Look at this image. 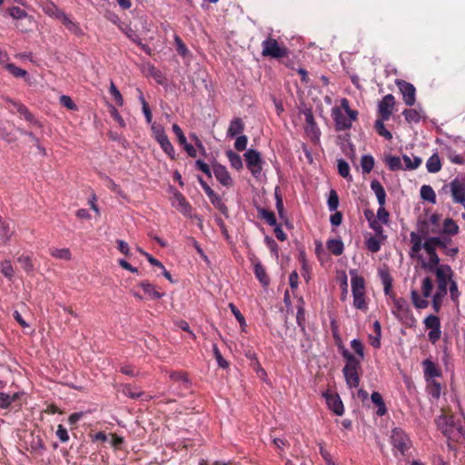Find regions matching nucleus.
Returning <instances> with one entry per match:
<instances>
[{
	"instance_id": "338daca9",
	"label": "nucleus",
	"mask_w": 465,
	"mask_h": 465,
	"mask_svg": "<svg viewBox=\"0 0 465 465\" xmlns=\"http://www.w3.org/2000/svg\"><path fill=\"white\" fill-rule=\"evenodd\" d=\"M389 212L385 209L384 205H380L377 211V219L382 224H387L389 223Z\"/></svg>"
},
{
	"instance_id": "69168bd1",
	"label": "nucleus",
	"mask_w": 465,
	"mask_h": 465,
	"mask_svg": "<svg viewBox=\"0 0 465 465\" xmlns=\"http://www.w3.org/2000/svg\"><path fill=\"white\" fill-rule=\"evenodd\" d=\"M9 15L15 19H22L26 17L27 14L25 10L18 6H13L8 9Z\"/></svg>"
},
{
	"instance_id": "473e14b6",
	"label": "nucleus",
	"mask_w": 465,
	"mask_h": 465,
	"mask_svg": "<svg viewBox=\"0 0 465 465\" xmlns=\"http://www.w3.org/2000/svg\"><path fill=\"white\" fill-rule=\"evenodd\" d=\"M43 11L49 16L59 19L64 12L60 10L54 3L46 2L43 5Z\"/></svg>"
},
{
	"instance_id": "423d86ee",
	"label": "nucleus",
	"mask_w": 465,
	"mask_h": 465,
	"mask_svg": "<svg viewBox=\"0 0 465 465\" xmlns=\"http://www.w3.org/2000/svg\"><path fill=\"white\" fill-rule=\"evenodd\" d=\"M152 132L154 139L160 144L163 151L171 158L175 159V150L165 134L163 127L160 124H152Z\"/></svg>"
},
{
	"instance_id": "49530a36",
	"label": "nucleus",
	"mask_w": 465,
	"mask_h": 465,
	"mask_svg": "<svg viewBox=\"0 0 465 465\" xmlns=\"http://www.w3.org/2000/svg\"><path fill=\"white\" fill-rule=\"evenodd\" d=\"M428 393L434 399H439L441 392V386L436 381H428L427 385Z\"/></svg>"
},
{
	"instance_id": "a18cd8bd",
	"label": "nucleus",
	"mask_w": 465,
	"mask_h": 465,
	"mask_svg": "<svg viewBox=\"0 0 465 465\" xmlns=\"http://www.w3.org/2000/svg\"><path fill=\"white\" fill-rule=\"evenodd\" d=\"M125 35L126 36L131 40L133 41L134 43H135L136 45H138L139 46L142 47L143 50H144L146 53L149 54V51H150V48L146 45H143L142 43V39L141 37L136 34V32L134 30H133L132 28H129L126 32H125Z\"/></svg>"
},
{
	"instance_id": "c85d7f7f",
	"label": "nucleus",
	"mask_w": 465,
	"mask_h": 465,
	"mask_svg": "<svg viewBox=\"0 0 465 465\" xmlns=\"http://www.w3.org/2000/svg\"><path fill=\"white\" fill-rule=\"evenodd\" d=\"M384 163L392 171L404 170L401 159L399 156L388 154L384 157Z\"/></svg>"
},
{
	"instance_id": "bf43d9fd",
	"label": "nucleus",
	"mask_w": 465,
	"mask_h": 465,
	"mask_svg": "<svg viewBox=\"0 0 465 465\" xmlns=\"http://www.w3.org/2000/svg\"><path fill=\"white\" fill-rule=\"evenodd\" d=\"M1 272L5 277L8 278L9 280L13 278L15 271L10 261H4L1 263Z\"/></svg>"
},
{
	"instance_id": "4c0bfd02",
	"label": "nucleus",
	"mask_w": 465,
	"mask_h": 465,
	"mask_svg": "<svg viewBox=\"0 0 465 465\" xmlns=\"http://www.w3.org/2000/svg\"><path fill=\"white\" fill-rule=\"evenodd\" d=\"M402 160H403L404 164H405V166H403L404 170H415L422 163V160H421L420 157L414 156L413 160H412L410 156H408L406 154H404L402 156Z\"/></svg>"
},
{
	"instance_id": "680f3d73",
	"label": "nucleus",
	"mask_w": 465,
	"mask_h": 465,
	"mask_svg": "<svg viewBox=\"0 0 465 465\" xmlns=\"http://www.w3.org/2000/svg\"><path fill=\"white\" fill-rule=\"evenodd\" d=\"M430 224H428L427 222H421L420 224V227H419V232H420V236L422 237H425L427 236L429 233H439L440 232V230L439 229H435V228H430L429 227Z\"/></svg>"
},
{
	"instance_id": "aec40b11",
	"label": "nucleus",
	"mask_w": 465,
	"mask_h": 465,
	"mask_svg": "<svg viewBox=\"0 0 465 465\" xmlns=\"http://www.w3.org/2000/svg\"><path fill=\"white\" fill-rule=\"evenodd\" d=\"M411 248L410 251V256L411 258L420 259L421 256L419 254L420 250L423 248L422 238L415 232H411L410 234Z\"/></svg>"
},
{
	"instance_id": "dca6fc26",
	"label": "nucleus",
	"mask_w": 465,
	"mask_h": 465,
	"mask_svg": "<svg viewBox=\"0 0 465 465\" xmlns=\"http://www.w3.org/2000/svg\"><path fill=\"white\" fill-rule=\"evenodd\" d=\"M305 122H306V133L312 137L313 140H319L321 132L317 124L314 120L313 114L311 110H308L304 114Z\"/></svg>"
},
{
	"instance_id": "b1692460",
	"label": "nucleus",
	"mask_w": 465,
	"mask_h": 465,
	"mask_svg": "<svg viewBox=\"0 0 465 465\" xmlns=\"http://www.w3.org/2000/svg\"><path fill=\"white\" fill-rule=\"evenodd\" d=\"M139 285L151 300H159L163 296V293L159 292L148 281L141 282Z\"/></svg>"
},
{
	"instance_id": "09e8293b",
	"label": "nucleus",
	"mask_w": 465,
	"mask_h": 465,
	"mask_svg": "<svg viewBox=\"0 0 465 465\" xmlns=\"http://www.w3.org/2000/svg\"><path fill=\"white\" fill-rule=\"evenodd\" d=\"M337 167L339 174L346 179L351 180V176L350 174V166L348 163L343 159H339L337 161Z\"/></svg>"
},
{
	"instance_id": "052dcab7",
	"label": "nucleus",
	"mask_w": 465,
	"mask_h": 465,
	"mask_svg": "<svg viewBox=\"0 0 465 465\" xmlns=\"http://www.w3.org/2000/svg\"><path fill=\"white\" fill-rule=\"evenodd\" d=\"M5 68L12 74L15 77H25L27 75V72L22 68L15 66L14 64H6Z\"/></svg>"
},
{
	"instance_id": "e2e57ef3",
	"label": "nucleus",
	"mask_w": 465,
	"mask_h": 465,
	"mask_svg": "<svg viewBox=\"0 0 465 465\" xmlns=\"http://www.w3.org/2000/svg\"><path fill=\"white\" fill-rule=\"evenodd\" d=\"M109 92L112 94V96L114 97L116 104L118 106H122L124 104L123 96L113 82H111Z\"/></svg>"
},
{
	"instance_id": "4be33fe9",
	"label": "nucleus",
	"mask_w": 465,
	"mask_h": 465,
	"mask_svg": "<svg viewBox=\"0 0 465 465\" xmlns=\"http://www.w3.org/2000/svg\"><path fill=\"white\" fill-rule=\"evenodd\" d=\"M459 230L457 223L450 218H447L444 220L443 227L440 230L439 233L440 235L451 237L458 234Z\"/></svg>"
},
{
	"instance_id": "c756f323",
	"label": "nucleus",
	"mask_w": 465,
	"mask_h": 465,
	"mask_svg": "<svg viewBox=\"0 0 465 465\" xmlns=\"http://www.w3.org/2000/svg\"><path fill=\"white\" fill-rule=\"evenodd\" d=\"M371 401L378 407L376 411L378 416H383L387 412V408L381 393L373 391L371 395Z\"/></svg>"
},
{
	"instance_id": "a211bd4d",
	"label": "nucleus",
	"mask_w": 465,
	"mask_h": 465,
	"mask_svg": "<svg viewBox=\"0 0 465 465\" xmlns=\"http://www.w3.org/2000/svg\"><path fill=\"white\" fill-rule=\"evenodd\" d=\"M424 369V377L427 381H433L435 377H440L441 372L437 365L430 359H426L422 361Z\"/></svg>"
},
{
	"instance_id": "774afa93",
	"label": "nucleus",
	"mask_w": 465,
	"mask_h": 465,
	"mask_svg": "<svg viewBox=\"0 0 465 465\" xmlns=\"http://www.w3.org/2000/svg\"><path fill=\"white\" fill-rule=\"evenodd\" d=\"M60 103H61V104L63 106H64L65 108H67L69 110L74 111V110L77 109V105L74 104V102L68 95H62L60 97Z\"/></svg>"
},
{
	"instance_id": "5fc2aeb1",
	"label": "nucleus",
	"mask_w": 465,
	"mask_h": 465,
	"mask_svg": "<svg viewBox=\"0 0 465 465\" xmlns=\"http://www.w3.org/2000/svg\"><path fill=\"white\" fill-rule=\"evenodd\" d=\"M381 278L384 286V292L386 295H391L392 287V278L386 272H381Z\"/></svg>"
},
{
	"instance_id": "f257e3e1",
	"label": "nucleus",
	"mask_w": 465,
	"mask_h": 465,
	"mask_svg": "<svg viewBox=\"0 0 465 465\" xmlns=\"http://www.w3.org/2000/svg\"><path fill=\"white\" fill-rule=\"evenodd\" d=\"M435 421L449 440L458 443L465 440V428L460 419L451 414H441Z\"/></svg>"
},
{
	"instance_id": "20e7f679",
	"label": "nucleus",
	"mask_w": 465,
	"mask_h": 465,
	"mask_svg": "<svg viewBox=\"0 0 465 465\" xmlns=\"http://www.w3.org/2000/svg\"><path fill=\"white\" fill-rule=\"evenodd\" d=\"M262 55L264 57H271L274 59H281L288 56L289 50L282 44L280 45L278 41L272 37H267L262 42Z\"/></svg>"
},
{
	"instance_id": "603ef678",
	"label": "nucleus",
	"mask_w": 465,
	"mask_h": 465,
	"mask_svg": "<svg viewBox=\"0 0 465 465\" xmlns=\"http://www.w3.org/2000/svg\"><path fill=\"white\" fill-rule=\"evenodd\" d=\"M433 290V282L430 277H425L421 284V292L424 298L431 296Z\"/></svg>"
},
{
	"instance_id": "7c9ffc66",
	"label": "nucleus",
	"mask_w": 465,
	"mask_h": 465,
	"mask_svg": "<svg viewBox=\"0 0 465 465\" xmlns=\"http://www.w3.org/2000/svg\"><path fill=\"white\" fill-rule=\"evenodd\" d=\"M212 204L218 209L224 216L228 217L229 211L222 198L216 193L208 197Z\"/></svg>"
},
{
	"instance_id": "9b49d317",
	"label": "nucleus",
	"mask_w": 465,
	"mask_h": 465,
	"mask_svg": "<svg viewBox=\"0 0 465 465\" xmlns=\"http://www.w3.org/2000/svg\"><path fill=\"white\" fill-rule=\"evenodd\" d=\"M395 105V98L392 94H386L379 104V114L382 120H389L393 107Z\"/></svg>"
},
{
	"instance_id": "3c124183",
	"label": "nucleus",
	"mask_w": 465,
	"mask_h": 465,
	"mask_svg": "<svg viewBox=\"0 0 465 465\" xmlns=\"http://www.w3.org/2000/svg\"><path fill=\"white\" fill-rule=\"evenodd\" d=\"M447 157L452 163L455 164H463L465 163V156L457 153L456 151L450 147L447 148Z\"/></svg>"
},
{
	"instance_id": "0eeeda50",
	"label": "nucleus",
	"mask_w": 465,
	"mask_h": 465,
	"mask_svg": "<svg viewBox=\"0 0 465 465\" xmlns=\"http://www.w3.org/2000/svg\"><path fill=\"white\" fill-rule=\"evenodd\" d=\"M247 168L254 177H258L262 170V160L259 152L249 149L244 153Z\"/></svg>"
},
{
	"instance_id": "f3484780",
	"label": "nucleus",
	"mask_w": 465,
	"mask_h": 465,
	"mask_svg": "<svg viewBox=\"0 0 465 465\" xmlns=\"http://www.w3.org/2000/svg\"><path fill=\"white\" fill-rule=\"evenodd\" d=\"M120 388V391L123 394L134 400L139 399L143 396H145V398L143 399L145 401H150L153 398L150 395H145L143 391L138 390L136 387H134L131 384H122Z\"/></svg>"
},
{
	"instance_id": "6ab92c4d",
	"label": "nucleus",
	"mask_w": 465,
	"mask_h": 465,
	"mask_svg": "<svg viewBox=\"0 0 465 465\" xmlns=\"http://www.w3.org/2000/svg\"><path fill=\"white\" fill-rule=\"evenodd\" d=\"M437 238H439L441 242L438 247L442 249L444 254L450 257H455L458 254L459 248L457 246L450 247L452 245V240L450 237L440 235Z\"/></svg>"
},
{
	"instance_id": "58836bf2",
	"label": "nucleus",
	"mask_w": 465,
	"mask_h": 465,
	"mask_svg": "<svg viewBox=\"0 0 465 465\" xmlns=\"http://www.w3.org/2000/svg\"><path fill=\"white\" fill-rule=\"evenodd\" d=\"M226 156L231 163V166L236 170H241L242 168V161L241 156L234 153L232 150H228L226 152Z\"/></svg>"
},
{
	"instance_id": "bb28decb",
	"label": "nucleus",
	"mask_w": 465,
	"mask_h": 465,
	"mask_svg": "<svg viewBox=\"0 0 465 465\" xmlns=\"http://www.w3.org/2000/svg\"><path fill=\"white\" fill-rule=\"evenodd\" d=\"M402 114L409 124H418L423 118V112L417 109H405Z\"/></svg>"
},
{
	"instance_id": "4468645a",
	"label": "nucleus",
	"mask_w": 465,
	"mask_h": 465,
	"mask_svg": "<svg viewBox=\"0 0 465 465\" xmlns=\"http://www.w3.org/2000/svg\"><path fill=\"white\" fill-rule=\"evenodd\" d=\"M213 172L217 181L223 186L230 187L232 185V179L225 166L214 163L213 165Z\"/></svg>"
},
{
	"instance_id": "ddd939ff",
	"label": "nucleus",
	"mask_w": 465,
	"mask_h": 465,
	"mask_svg": "<svg viewBox=\"0 0 465 465\" xmlns=\"http://www.w3.org/2000/svg\"><path fill=\"white\" fill-rule=\"evenodd\" d=\"M332 117L337 131H343L351 127V120H349L346 113L344 114L341 108H332Z\"/></svg>"
},
{
	"instance_id": "2eb2a0df",
	"label": "nucleus",
	"mask_w": 465,
	"mask_h": 465,
	"mask_svg": "<svg viewBox=\"0 0 465 465\" xmlns=\"http://www.w3.org/2000/svg\"><path fill=\"white\" fill-rule=\"evenodd\" d=\"M393 305L392 313L398 319L402 320L411 314L410 306L404 298H396L393 296Z\"/></svg>"
},
{
	"instance_id": "79ce46f5",
	"label": "nucleus",
	"mask_w": 465,
	"mask_h": 465,
	"mask_svg": "<svg viewBox=\"0 0 465 465\" xmlns=\"http://www.w3.org/2000/svg\"><path fill=\"white\" fill-rule=\"evenodd\" d=\"M382 118L375 121L374 128L379 135L384 137L386 140H391L392 134L390 131H388L383 124Z\"/></svg>"
},
{
	"instance_id": "6e6d98bb",
	"label": "nucleus",
	"mask_w": 465,
	"mask_h": 465,
	"mask_svg": "<svg viewBox=\"0 0 465 465\" xmlns=\"http://www.w3.org/2000/svg\"><path fill=\"white\" fill-rule=\"evenodd\" d=\"M213 355H214V358L217 361V364L219 367L223 368V369H226L229 367V363L228 361L223 357L217 344H213Z\"/></svg>"
},
{
	"instance_id": "f8f14e48",
	"label": "nucleus",
	"mask_w": 465,
	"mask_h": 465,
	"mask_svg": "<svg viewBox=\"0 0 465 465\" xmlns=\"http://www.w3.org/2000/svg\"><path fill=\"white\" fill-rule=\"evenodd\" d=\"M323 397L325 398L326 403L331 411L339 416L343 414V403L338 394L326 391L323 393Z\"/></svg>"
},
{
	"instance_id": "cd10ccee",
	"label": "nucleus",
	"mask_w": 465,
	"mask_h": 465,
	"mask_svg": "<svg viewBox=\"0 0 465 465\" xmlns=\"http://www.w3.org/2000/svg\"><path fill=\"white\" fill-rule=\"evenodd\" d=\"M442 164L438 153H433L426 163L427 171L430 173H439L441 170Z\"/></svg>"
},
{
	"instance_id": "a878e982",
	"label": "nucleus",
	"mask_w": 465,
	"mask_h": 465,
	"mask_svg": "<svg viewBox=\"0 0 465 465\" xmlns=\"http://www.w3.org/2000/svg\"><path fill=\"white\" fill-rule=\"evenodd\" d=\"M244 130V124L242 120L239 117L232 119L230 123L227 135L231 137H234L240 134H242Z\"/></svg>"
},
{
	"instance_id": "393cba45",
	"label": "nucleus",
	"mask_w": 465,
	"mask_h": 465,
	"mask_svg": "<svg viewBox=\"0 0 465 465\" xmlns=\"http://www.w3.org/2000/svg\"><path fill=\"white\" fill-rule=\"evenodd\" d=\"M371 189L375 193L378 203H379V205H385L386 192H385L383 186L381 185V183L377 180H373L371 183Z\"/></svg>"
},
{
	"instance_id": "13d9d810",
	"label": "nucleus",
	"mask_w": 465,
	"mask_h": 465,
	"mask_svg": "<svg viewBox=\"0 0 465 465\" xmlns=\"http://www.w3.org/2000/svg\"><path fill=\"white\" fill-rule=\"evenodd\" d=\"M366 247L371 252L375 253L381 250V242L376 237L371 236L367 239Z\"/></svg>"
},
{
	"instance_id": "39448f33",
	"label": "nucleus",
	"mask_w": 465,
	"mask_h": 465,
	"mask_svg": "<svg viewBox=\"0 0 465 465\" xmlns=\"http://www.w3.org/2000/svg\"><path fill=\"white\" fill-rule=\"evenodd\" d=\"M441 242L439 238L429 237L423 243V249L429 255V261L422 262V268L428 272H432L438 266H440V258L436 252V248Z\"/></svg>"
},
{
	"instance_id": "f704fd0d",
	"label": "nucleus",
	"mask_w": 465,
	"mask_h": 465,
	"mask_svg": "<svg viewBox=\"0 0 465 465\" xmlns=\"http://www.w3.org/2000/svg\"><path fill=\"white\" fill-rule=\"evenodd\" d=\"M63 25L72 33H74L76 35H79L82 34V30L79 27V25L73 22L64 13L62 15V16L59 18Z\"/></svg>"
},
{
	"instance_id": "0e129e2a",
	"label": "nucleus",
	"mask_w": 465,
	"mask_h": 465,
	"mask_svg": "<svg viewBox=\"0 0 465 465\" xmlns=\"http://www.w3.org/2000/svg\"><path fill=\"white\" fill-rule=\"evenodd\" d=\"M351 347L354 351V352L361 358L363 359L364 357V348L362 342L358 340L354 339L351 341Z\"/></svg>"
},
{
	"instance_id": "c9c22d12",
	"label": "nucleus",
	"mask_w": 465,
	"mask_h": 465,
	"mask_svg": "<svg viewBox=\"0 0 465 465\" xmlns=\"http://www.w3.org/2000/svg\"><path fill=\"white\" fill-rule=\"evenodd\" d=\"M13 235V231L10 228V225L6 222H3L0 220V240L4 243H7Z\"/></svg>"
},
{
	"instance_id": "864d4df0",
	"label": "nucleus",
	"mask_w": 465,
	"mask_h": 465,
	"mask_svg": "<svg viewBox=\"0 0 465 465\" xmlns=\"http://www.w3.org/2000/svg\"><path fill=\"white\" fill-rule=\"evenodd\" d=\"M424 325L429 330H433L437 328H440V318L436 315H429L424 319Z\"/></svg>"
},
{
	"instance_id": "9d476101",
	"label": "nucleus",
	"mask_w": 465,
	"mask_h": 465,
	"mask_svg": "<svg viewBox=\"0 0 465 465\" xmlns=\"http://www.w3.org/2000/svg\"><path fill=\"white\" fill-rule=\"evenodd\" d=\"M396 84L402 94L404 103L412 106L416 102V88L414 85L405 80H396Z\"/></svg>"
},
{
	"instance_id": "6e6552de",
	"label": "nucleus",
	"mask_w": 465,
	"mask_h": 465,
	"mask_svg": "<svg viewBox=\"0 0 465 465\" xmlns=\"http://www.w3.org/2000/svg\"><path fill=\"white\" fill-rule=\"evenodd\" d=\"M391 440L395 449L401 454H404L410 449L411 440L408 435L400 428H395L391 431Z\"/></svg>"
},
{
	"instance_id": "ea45409f",
	"label": "nucleus",
	"mask_w": 465,
	"mask_h": 465,
	"mask_svg": "<svg viewBox=\"0 0 465 465\" xmlns=\"http://www.w3.org/2000/svg\"><path fill=\"white\" fill-rule=\"evenodd\" d=\"M420 197L431 203H436V194L434 190L430 185H422L420 188Z\"/></svg>"
},
{
	"instance_id": "5701e85b",
	"label": "nucleus",
	"mask_w": 465,
	"mask_h": 465,
	"mask_svg": "<svg viewBox=\"0 0 465 465\" xmlns=\"http://www.w3.org/2000/svg\"><path fill=\"white\" fill-rule=\"evenodd\" d=\"M327 250L335 256H340L343 253L344 244L341 239H329L326 242Z\"/></svg>"
},
{
	"instance_id": "7ed1b4c3",
	"label": "nucleus",
	"mask_w": 465,
	"mask_h": 465,
	"mask_svg": "<svg viewBox=\"0 0 465 465\" xmlns=\"http://www.w3.org/2000/svg\"><path fill=\"white\" fill-rule=\"evenodd\" d=\"M436 275L437 291L436 294L446 296L448 292V285L453 281V272L450 265L441 264L432 271Z\"/></svg>"
},
{
	"instance_id": "1a4fd4ad",
	"label": "nucleus",
	"mask_w": 465,
	"mask_h": 465,
	"mask_svg": "<svg viewBox=\"0 0 465 465\" xmlns=\"http://www.w3.org/2000/svg\"><path fill=\"white\" fill-rule=\"evenodd\" d=\"M449 187L454 203L465 202V178H455L444 188Z\"/></svg>"
},
{
	"instance_id": "f03ea898",
	"label": "nucleus",
	"mask_w": 465,
	"mask_h": 465,
	"mask_svg": "<svg viewBox=\"0 0 465 465\" xmlns=\"http://www.w3.org/2000/svg\"><path fill=\"white\" fill-rule=\"evenodd\" d=\"M341 355L346 360V364L342 370L346 383L350 388H357L360 384L361 360L344 347H341Z\"/></svg>"
},
{
	"instance_id": "de8ad7c7",
	"label": "nucleus",
	"mask_w": 465,
	"mask_h": 465,
	"mask_svg": "<svg viewBox=\"0 0 465 465\" xmlns=\"http://www.w3.org/2000/svg\"><path fill=\"white\" fill-rule=\"evenodd\" d=\"M17 262L21 264V267L29 274L34 272V263L30 256L22 255L18 257Z\"/></svg>"
},
{
	"instance_id": "37998d69",
	"label": "nucleus",
	"mask_w": 465,
	"mask_h": 465,
	"mask_svg": "<svg viewBox=\"0 0 465 465\" xmlns=\"http://www.w3.org/2000/svg\"><path fill=\"white\" fill-rule=\"evenodd\" d=\"M259 216L263 219L269 225L275 226L277 224L276 217L273 212L261 208L258 210Z\"/></svg>"
},
{
	"instance_id": "a19ab883",
	"label": "nucleus",
	"mask_w": 465,
	"mask_h": 465,
	"mask_svg": "<svg viewBox=\"0 0 465 465\" xmlns=\"http://www.w3.org/2000/svg\"><path fill=\"white\" fill-rule=\"evenodd\" d=\"M411 297L413 305L417 309H425L429 306V302L426 299L421 298L416 290L411 291Z\"/></svg>"
},
{
	"instance_id": "e433bc0d",
	"label": "nucleus",
	"mask_w": 465,
	"mask_h": 465,
	"mask_svg": "<svg viewBox=\"0 0 465 465\" xmlns=\"http://www.w3.org/2000/svg\"><path fill=\"white\" fill-rule=\"evenodd\" d=\"M20 116L24 117L25 121H27L30 124L36 127H41L40 122L30 113L26 106H20Z\"/></svg>"
},
{
	"instance_id": "8fccbe9b",
	"label": "nucleus",
	"mask_w": 465,
	"mask_h": 465,
	"mask_svg": "<svg viewBox=\"0 0 465 465\" xmlns=\"http://www.w3.org/2000/svg\"><path fill=\"white\" fill-rule=\"evenodd\" d=\"M353 306L359 310L366 311L367 303L365 302V292L352 293Z\"/></svg>"
},
{
	"instance_id": "412c9836",
	"label": "nucleus",
	"mask_w": 465,
	"mask_h": 465,
	"mask_svg": "<svg viewBox=\"0 0 465 465\" xmlns=\"http://www.w3.org/2000/svg\"><path fill=\"white\" fill-rule=\"evenodd\" d=\"M351 280V292L352 293L365 292V281L362 276L357 274L356 270H350L349 272Z\"/></svg>"
},
{
	"instance_id": "4d7b16f0",
	"label": "nucleus",
	"mask_w": 465,
	"mask_h": 465,
	"mask_svg": "<svg viewBox=\"0 0 465 465\" xmlns=\"http://www.w3.org/2000/svg\"><path fill=\"white\" fill-rule=\"evenodd\" d=\"M327 203L330 211L337 210L339 206V196L335 190H331Z\"/></svg>"
},
{
	"instance_id": "72a5a7b5",
	"label": "nucleus",
	"mask_w": 465,
	"mask_h": 465,
	"mask_svg": "<svg viewBox=\"0 0 465 465\" xmlns=\"http://www.w3.org/2000/svg\"><path fill=\"white\" fill-rule=\"evenodd\" d=\"M254 274L263 286H267L269 284V276L267 275L264 267L260 262L254 264Z\"/></svg>"
},
{
	"instance_id": "c03bdc74",
	"label": "nucleus",
	"mask_w": 465,
	"mask_h": 465,
	"mask_svg": "<svg viewBox=\"0 0 465 465\" xmlns=\"http://www.w3.org/2000/svg\"><path fill=\"white\" fill-rule=\"evenodd\" d=\"M374 158L371 155H363L361 159V166L364 173H370L374 167Z\"/></svg>"
},
{
	"instance_id": "2f4dec72",
	"label": "nucleus",
	"mask_w": 465,
	"mask_h": 465,
	"mask_svg": "<svg viewBox=\"0 0 465 465\" xmlns=\"http://www.w3.org/2000/svg\"><path fill=\"white\" fill-rule=\"evenodd\" d=\"M49 253L52 257L58 260L70 261L72 259V253L68 248H51Z\"/></svg>"
}]
</instances>
